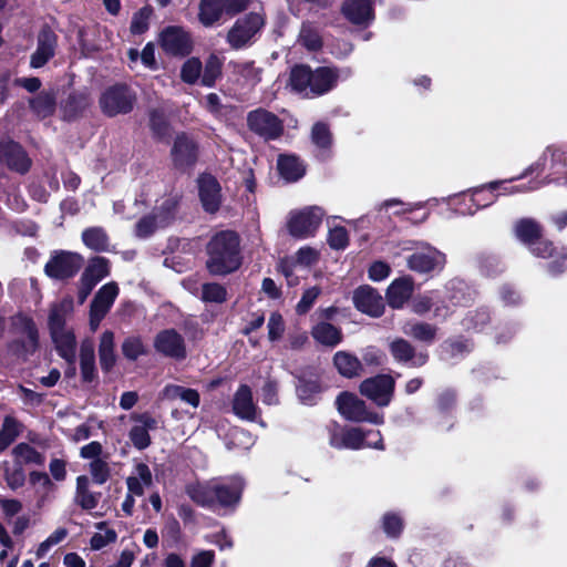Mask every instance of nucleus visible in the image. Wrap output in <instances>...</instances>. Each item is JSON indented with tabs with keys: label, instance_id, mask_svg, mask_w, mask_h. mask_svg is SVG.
<instances>
[{
	"label": "nucleus",
	"instance_id": "obj_26",
	"mask_svg": "<svg viewBox=\"0 0 567 567\" xmlns=\"http://www.w3.org/2000/svg\"><path fill=\"white\" fill-rule=\"evenodd\" d=\"M153 484V474L150 466L143 462H136L133 471L126 478L127 491L136 496H143L145 489Z\"/></svg>",
	"mask_w": 567,
	"mask_h": 567
},
{
	"label": "nucleus",
	"instance_id": "obj_12",
	"mask_svg": "<svg viewBox=\"0 0 567 567\" xmlns=\"http://www.w3.org/2000/svg\"><path fill=\"white\" fill-rule=\"evenodd\" d=\"M83 258L75 252L60 251L45 265V274L55 279H65L73 277L82 267Z\"/></svg>",
	"mask_w": 567,
	"mask_h": 567
},
{
	"label": "nucleus",
	"instance_id": "obj_50",
	"mask_svg": "<svg viewBox=\"0 0 567 567\" xmlns=\"http://www.w3.org/2000/svg\"><path fill=\"white\" fill-rule=\"evenodd\" d=\"M68 536V529L64 527L56 528L47 539H44L38 546L35 550V557L38 559L43 558L53 546L62 543Z\"/></svg>",
	"mask_w": 567,
	"mask_h": 567
},
{
	"label": "nucleus",
	"instance_id": "obj_2",
	"mask_svg": "<svg viewBox=\"0 0 567 567\" xmlns=\"http://www.w3.org/2000/svg\"><path fill=\"white\" fill-rule=\"evenodd\" d=\"M207 268L213 275H226L240 266L239 238L230 230L216 234L207 246Z\"/></svg>",
	"mask_w": 567,
	"mask_h": 567
},
{
	"label": "nucleus",
	"instance_id": "obj_19",
	"mask_svg": "<svg viewBox=\"0 0 567 567\" xmlns=\"http://www.w3.org/2000/svg\"><path fill=\"white\" fill-rule=\"evenodd\" d=\"M353 302L358 310L371 317H380L384 310L382 297L370 286L359 287L353 293Z\"/></svg>",
	"mask_w": 567,
	"mask_h": 567
},
{
	"label": "nucleus",
	"instance_id": "obj_10",
	"mask_svg": "<svg viewBox=\"0 0 567 567\" xmlns=\"http://www.w3.org/2000/svg\"><path fill=\"white\" fill-rule=\"evenodd\" d=\"M337 406L340 414L352 422H369L377 425L384 422L382 414L369 411L365 403L352 393L339 394Z\"/></svg>",
	"mask_w": 567,
	"mask_h": 567
},
{
	"label": "nucleus",
	"instance_id": "obj_1",
	"mask_svg": "<svg viewBox=\"0 0 567 567\" xmlns=\"http://www.w3.org/2000/svg\"><path fill=\"white\" fill-rule=\"evenodd\" d=\"M244 483L239 477H231L227 481L213 480L205 483H197L187 487L188 496L198 505L206 507L236 506L241 496Z\"/></svg>",
	"mask_w": 567,
	"mask_h": 567
},
{
	"label": "nucleus",
	"instance_id": "obj_44",
	"mask_svg": "<svg viewBox=\"0 0 567 567\" xmlns=\"http://www.w3.org/2000/svg\"><path fill=\"white\" fill-rule=\"evenodd\" d=\"M110 272L109 261L103 257L93 258L82 275L84 280L96 285Z\"/></svg>",
	"mask_w": 567,
	"mask_h": 567
},
{
	"label": "nucleus",
	"instance_id": "obj_48",
	"mask_svg": "<svg viewBox=\"0 0 567 567\" xmlns=\"http://www.w3.org/2000/svg\"><path fill=\"white\" fill-rule=\"evenodd\" d=\"M223 60L216 54H210L205 62L202 75V84L213 86L221 74Z\"/></svg>",
	"mask_w": 567,
	"mask_h": 567
},
{
	"label": "nucleus",
	"instance_id": "obj_52",
	"mask_svg": "<svg viewBox=\"0 0 567 567\" xmlns=\"http://www.w3.org/2000/svg\"><path fill=\"white\" fill-rule=\"evenodd\" d=\"M203 65L199 59L190 58L186 60L181 70V78L185 83L194 84L199 79Z\"/></svg>",
	"mask_w": 567,
	"mask_h": 567
},
{
	"label": "nucleus",
	"instance_id": "obj_35",
	"mask_svg": "<svg viewBox=\"0 0 567 567\" xmlns=\"http://www.w3.org/2000/svg\"><path fill=\"white\" fill-rule=\"evenodd\" d=\"M80 367L83 381L91 382L96 375L95 348L91 339L82 341L80 347Z\"/></svg>",
	"mask_w": 567,
	"mask_h": 567
},
{
	"label": "nucleus",
	"instance_id": "obj_11",
	"mask_svg": "<svg viewBox=\"0 0 567 567\" xmlns=\"http://www.w3.org/2000/svg\"><path fill=\"white\" fill-rule=\"evenodd\" d=\"M153 346L157 353L176 361L187 357L185 338L175 329L159 331L154 338Z\"/></svg>",
	"mask_w": 567,
	"mask_h": 567
},
{
	"label": "nucleus",
	"instance_id": "obj_42",
	"mask_svg": "<svg viewBox=\"0 0 567 567\" xmlns=\"http://www.w3.org/2000/svg\"><path fill=\"white\" fill-rule=\"evenodd\" d=\"M21 423L13 416L7 415L0 429V452L4 451L20 434Z\"/></svg>",
	"mask_w": 567,
	"mask_h": 567
},
{
	"label": "nucleus",
	"instance_id": "obj_27",
	"mask_svg": "<svg viewBox=\"0 0 567 567\" xmlns=\"http://www.w3.org/2000/svg\"><path fill=\"white\" fill-rule=\"evenodd\" d=\"M29 483L33 488L37 506L39 508L44 506L53 498L55 485L47 473L31 472L29 476Z\"/></svg>",
	"mask_w": 567,
	"mask_h": 567
},
{
	"label": "nucleus",
	"instance_id": "obj_17",
	"mask_svg": "<svg viewBox=\"0 0 567 567\" xmlns=\"http://www.w3.org/2000/svg\"><path fill=\"white\" fill-rule=\"evenodd\" d=\"M58 35L49 28H43L37 39V49L30 59L33 69L42 68L55 54Z\"/></svg>",
	"mask_w": 567,
	"mask_h": 567
},
{
	"label": "nucleus",
	"instance_id": "obj_40",
	"mask_svg": "<svg viewBox=\"0 0 567 567\" xmlns=\"http://www.w3.org/2000/svg\"><path fill=\"white\" fill-rule=\"evenodd\" d=\"M402 331L417 341L432 343L435 340L437 328L427 322H406Z\"/></svg>",
	"mask_w": 567,
	"mask_h": 567
},
{
	"label": "nucleus",
	"instance_id": "obj_46",
	"mask_svg": "<svg viewBox=\"0 0 567 567\" xmlns=\"http://www.w3.org/2000/svg\"><path fill=\"white\" fill-rule=\"evenodd\" d=\"M31 109L39 117H48L55 110V97L50 92H41L30 101Z\"/></svg>",
	"mask_w": 567,
	"mask_h": 567
},
{
	"label": "nucleus",
	"instance_id": "obj_16",
	"mask_svg": "<svg viewBox=\"0 0 567 567\" xmlns=\"http://www.w3.org/2000/svg\"><path fill=\"white\" fill-rule=\"evenodd\" d=\"M134 425L128 437L137 450H145L151 444L150 431L157 427V421L150 413H134L131 415Z\"/></svg>",
	"mask_w": 567,
	"mask_h": 567
},
{
	"label": "nucleus",
	"instance_id": "obj_38",
	"mask_svg": "<svg viewBox=\"0 0 567 567\" xmlns=\"http://www.w3.org/2000/svg\"><path fill=\"white\" fill-rule=\"evenodd\" d=\"M161 398L163 400H181L193 408H198L200 402L199 393L189 388H184L176 384H167L161 392Z\"/></svg>",
	"mask_w": 567,
	"mask_h": 567
},
{
	"label": "nucleus",
	"instance_id": "obj_64",
	"mask_svg": "<svg viewBox=\"0 0 567 567\" xmlns=\"http://www.w3.org/2000/svg\"><path fill=\"white\" fill-rule=\"evenodd\" d=\"M488 321V313L484 309L470 311L465 318L464 326L467 329H481Z\"/></svg>",
	"mask_w": 567,
	"mask_h": 567
},
{
	"label": "nucleus",
	"instance_id": "obj_9",
	"mask_svg": "<svg viewBox=\"0 0 567 567\" xmlns=\"http://www.w3.org/2000/svg\"><path fill=\"white\" fill-rule=\"evenodd\" d=\"M136 102L135 93L124 84L107 87L100 97V107L107 116L130 113Z\"/></svg>",
	"mask_w": 567,
	"mask_h": 567
},
{
	"label": "nucleus",
	"instance_id": "obj_56",
	"mask_svg": "<svg viewBox=\"0 0 567 567\" xmlns=\"http://www.w3.org/2000/svg\"><path fill=\"white\" fill-rule=\"evenodd\" d=\"M226 289L219 284H205L202 288V299L206 302H224Z\"/></svg>",
	"mask_w": 567,
	"mask_h": 567
},
{
	"label": "nucleus",
	"instance_id": "obj_24",
	"mask_svg": "<svg viewBox=\"0 0 567 567\" xmlns=\"http://www.w3.org/2000/svg\"><path fill=\"white\" fill-rule=\"evenodd\" d=\"M342 12L354 24H369L374 19L373 0H347Z\"/></svg>",
	"mask_w": 567,
	"mask_h": 567
},
{
	"label": "nucleus",
	"instance_id": "obj_15",
	"mask_svg": "<svg viewBox=\"0 0 567 567\" xmlns=\"http://www.w3.org/2000/svg\"><path fill=\"white\" fill-rule=\"evenodd\" d=\"M161 47L172 55L185 56L192 51V40L188 32L182 27L165 28L159 35Z\"/></svg>",
	"mask_w": 567,
	"mask_h": 567
},
{
	"label": "nucleus",
	"instance_id": "obj_33",
	"mask_svg": "<svg viewBox=\"0 0 567 567\" xmlns=\"http://www.w3.org/2000/svg\"><path fill=\"white\" fill-rule=\"evenodd\" d=\"M277 168L280 176L288 183L297 182L306 172L303 163L295 155H279Z\"/></svg>",
	"mask_w": 567,
	"mask_h": 567
},
{
	"label": "nucleus",
	"instance_id": "obj_45",
	"mask_svg": "<svg viewBox=\"0 0 567 567\" xmlns=\"http://www.w3.org/2000/svg\"><path fill=\"white\" fill-rule=\"evenodd\" d=\"M12 453L19 464L42 465L45 461L44 456L40 452L27 443L18 444L13 449Z\"/></svg>",
	"mask_w": 567,
	"mask_h": 567
},
{
	"label": "nucleus",
	"instance_id": "obj_28",
	"mask_svg": "<svg viewBox=\"0 0 567 567\" xmlns=\"http://www.w3.org/2000/svg\"><path fill=\"white\" fill-rule=\"evenodd\" d=\"M228 68L235 81L241 85L255 86L260 82L261 70L251 61H230Z\"/></svg>",
	"mask_w": 567,
	"mask_h": 567
},
{
	"label": "nucleus",
	"instance_id": "obj_58",
	"mask_svg": "<svg viewBox=\"0 0 567 567\" xmlns=\"http://www.w3.org/2000/svg\"><path fill=\"white\" fill-rule=\"evenodd\" d=\"M321 293V290L319 287H311L307 289L303 293L301 299L296 306V311L298 315H305L307 313L313 306L315 301Z\"/></svg>",
	"mask_w": 567,
	"mask_h": 567
},
{
	"label": "nucleus",
	"instance_id": "obj_36",
	"mask_svg": "<svg viewBox=\"0 0 567 567\" xmlns=\"http://www.w3.org/2000/svg\"><path fill=\"white\" fill-rule=\"evenodd\" d=\"M12 327L16 333L25 338L23 347L27 351H32L37 348L38 330L34 322L30 318L22 315L13 317Z\"/></svg>",
	"mask_w": 567,
	"mask_h": 567
},
{
	"label": "nucleus",
	"instance_id": "obj_60",
	"mask_svg": "<svg viewBox=\"0 0 567 567\" xmlns=\"http://www.w3.org/2000/svg\"><path fill=\"white\" fill-rule=\"evenodd\" d=\"M164 226L157 225L155 215L142 218L135 226V234L140 238H146L152 235L156 229L163 228Z\"/></svg>",
	"mask_w": 567,
	"mask_h": 567
},
{
	"label": "nucleus",
	"instance_id": "obj_7",
	"mask_svg": "<svg viewBox=\"0 0 567 567\" xmlns=\"http://www.w3.org/2000/svg\"><path fill=\"white\" fill-rule=\"evenodd\" d=\"M324 210L319 206H309L292 212L287 223L289 234L299 239L313 237L324 217Z\"/></svg>",
	"mask_w": 567,
	"mask_h": 567
},
{
	"label": "nucleus",
	"instance_id": "obj_41",
	"mask_svg": "<svg viewBox=\"0 0 567 567\" xmlns=\"http://www.w3.org/2000/svg\"><path fill=\"white\" fill-rule=\"evenodd\" d=\"M333 362L340 374L352 378L361 370V362L354 355L346 351H338L334 354Z\"/></svg>",
	"mask_w": 567,
	"mask_h": 567
},
{
	"label": "nucleus",
	"instance_id": "obj_5",
	"mask_svg": "<svg viewBox=\"0 0 567 567\" xmlns=\"http://www.w3.org/2000/svg\"><path fill=\"white\" fill-rule=\"evenodd\" d=\"M266 23L261 12H249L238 18L226 34V42L233 50H243L251 47Z\"/></svg>",
	"mask_w": 567,
	"mask_h": 567
},
{
	"label": "nucleus",
	"instance_id": "obj_3",
	"mask_svg": "<svg viewBox=\"0 0 567 567\" xmlns=\"http://www.w3.org/2000/svg\"><path fill=\"white\" fill-rule=\"evenodd\" d=\"M338 81V73L330 68H318L315 71L307 65H296L290 72L291 89L306 96L316 97L329 92Z\"/></svg>",
	"mask_w": 567,
	"mask_h": 567
},
{
	"label": "nucleus",
	"instance_id": "obj_63",
	"mask_svg": "<svg viewBox=\"0 0 567 567\" xmlns=\"http://www.w3.org/2000/svg\"><path fill=\"white\" fill-rule=\"evenodd\" d=\"M319 258V252L312 247H301L295 256V262L296 265L300 266H311L317 262Z\"/></svg>",
	"mask_w": 567,
	"mask_h": 567
},
{
	"label": "nucleus",
	"instance_id": "obj_37",
	"mask_svg": "<svg viewBox=\"0 0 567 567\" xmlns=\"http://www.w3.org/2000/svg\"><path fill=\"white\" fill-rule=\"evenodd\" d=\"M114 333L110 330L101 334L99 343V359L101 369L105 372L112 370L116 362Z\"/></svg>",
	"mask_w": 567,
	"mask_h": 567
},
{
	"label": "nucleus",
	"instance_id": "obj_53",
	"mask_svg": "<svg viewBox=\"0 0 567 567\" xmlns=\"http://www.w3.org/2000/svg\"><path fill=\"white\" fill-rule=\"evenodd\" d=\"M122 352L128 360L135 361L145 353V347L140 337H127L122 343Z\"/></svg>",
	"mask_w": 567,
	"mask_h": 567
},
{
	"label": "nucleus",
	"instance_id": "obj_62",
	"mask_svg": "<svg viewBox=\"0 0 567 567\" xmlns=\"http://www.w3.org/2000/svg\"><path fill=\"white\" fill-rule=\"evenodd\" d=\"M297 392L305 404H312L315 395L319 393V385L316 382L300 381Z\"/></svg>",
	"mask_w": 567,
	"mask_h": 567
},
{
	"label": "nucleus",
	"instance_id": "obj_29",
	"mask_svg": "<svg viewBox=\"0 0 567 567\" xmlns=\"http://www.w3.org/2000/svg\"><path fill=\"white\" fill-rule=\"evenodd\" d=\"M413 280L410 277L395 279L386 290V300L392 308H401L411 297Z\"/></svg>",
	"mask_w": 567,
	"mask_h": 567
},
{
	"label": "nucleus",
	"instance_id": "obj_21",
	"mask_svg": "<svg viewBox=\"0 0 567 567\" xmlns=\"http://www.w3.org/2000/svg\"><path fill=\"white\" fill-rule=\"evenodd\" d=\"M393 359L400 363H410L412 367H422L427 361V354L416 353L414 347L405 339L395 338L389 343Z\"/></svg>",
	"mask_w": 567,
	"mask_h": 567
},
{
	"label": "nucleus",
	"instance_id": "obj_49",
	"mask_svg": "<svg viewBox=\"0 0 567 567\" xmlns=\"http://www.w3.org/2000/svg\"><path fill=\"white\" fill-rule=\"evenodd\" d=\"M499 185L501 182H492L488 185L475 188L471 200L477 208L491 205L496 198L494 190H496Z\"/></svg>",
	"mask_w": 567,
	"mask_h": 567
},
{
	"label": "nucleus",
	"instance_id": "obj_51",
	"mask_svg": "<svg viewBox=\"0 0 567 567\" xmlns=\"http://www.w3.org/2000/svg\"><path fill=\"white\" fill-rule=\"evenodd\" d=\"M96 527L101 532L95 533L92 536V538L90 540V545H91L92 549L100 550L103 547H105L109 544L114 543L116 540L117 535L114 529H110V528L103 529L105 527V523H99L96 525Z\"/></svg>",
	"mask_w": 567,
	"mask_h": 567
},
{
	"label": "nucleus",
	"instance_id": "obj_23",
	"mask_svg": "<svg viewBox=\"0 0 567 567\" xmlns=\"http://www.w3.org/2000/svg\"><path fill=\"white\" fill-rule=\"evenodd\" d=\"M234 413L247 421H255L258 415V408L256 406L252 392L246 384H241L236 391L233 400Z\"/></svg>",
	"mask_w": 567,
	"mask_h": 567
},
{
	"label": "nucleus",
	"instance_id": "obj_30",
	"mask_svg": "<svg viewBox=\"0 0 567 567\" xmlns=\"http://www.w3.org/2000/svg\"><path fill=\"white\" fill-rule=\"evenodd\" d=\"M117 295L118 287L115 282L105 284L99 289L91 303V308H93L97 319L105 317L114 303Z\"/></svg>",
	"mask_w": 567,
	"mask_h": 567
},
{
	"label": "nucleus",
	"instance_id": "obj_34",
	"mask_svg": "<svg viewBox=\"0 0 567 567\" xmlns=\"http://www.w3.org/2000/svg\"><path fill=\"white\" fill-rule=\"evenodd\" d=\"M224 13H226L224 0H199L198 19L204 27L215 25Z\"/></svg>",
	"mask_w": 567,
	"mask_h": 567
},
{
	"label": "nucleus",
	"instance_id": "obj_13",
	"mask_svg": "<svg viewBox=\"0 0 567 567\" xmlns=\"http://www.w3.org/2000/svg\"><path fill=\"white\" fill-rule=\"evenodd\" d=\"M394 380L386 374H380L364 380L360 385V392L372 400L379 406H386L392 399Z\"/></svg>",
	"mask_w": 567,
	"mask_h": 567
},
{
	"label": "nucleus",
	"instance_id": "obj_59",
	"mask_svg": "<svg viewBox=\"0 0 567 567\" xmlns=\"http://www.w3.org/2000/svg\"><path fill=\"white\" fill-rule=\"evenodd\" d=\"M268 338L270 341L279 340L285 332V322L282 316L278 312H272L268 320Z\"/></svg>",
	"mask_w": 567,
	"mask_h": 567
},
{
	"label": "nucleus",
	"instance_id": "obj_8",
	"mask_svg": "<svg viewBox=\"0 0 567 567\" xmlns=\"http://www.w3.org/2000/svg\"><path fill=\"white\" fill-rule=\"evenodd\" d=\"M515 236L519 241L529 246L530 251L542 258L555 257V248L551 243L540 239L542 227L530 218H522L514 226Z\"/></svg>",
	"mask_w": 567,
	"mask_h": 567
},
{
	"label": "nucleus",
	"instance_id": "obj_22",
	"mask_svg": "<svg viewBox=\"0 0 567 567\" xmlns=\"http://www.w3.org/2000/svg\"><path fill=\"white\" fill-rule=\"evenodd\" d=\"M199 198L207 213H216L221 203L220 186L212 175H202L198 178Z\"/></svg>",
	"mask_w": 567,
	"mask_h": 567
},
{
	"label": "nucleus",
	"instance_id": "obj_57",
	"mask_svg": "<svg viewBox=\"0 0 567 567\" xmlns=\"http://www.w3.org/2000/svg\"><path fill=\"white\" fill-rule=\"evenodd\" d=\"M90 473L93 482L102 485L110 477V467L104 460H93L90 463Z\"/></svg>",
	"mask_w": 567,
	"mask_h": 567
},
{
	"label": "nucleus",
	"instance_id": "obj_54",
	"mask_svg": "<svg viewBox=\"0 0 567 567\" xmlns=\"http://www.w3.org/2000/svg\"><path fill=\"white\" fill-rule=\"evenodd\" d=\"M551 175L554 176L549 178L548 182L559 183L561 179H564V183H567V157H565L563 153L555 151L551 152Z\"/></svg>",
	"mask_w": 567,
	"mask_h": 567
},
{
	"label": "nucleus",
	"instance_id": "obj_55",
	"mask_svg": "<svg viewBox=\"0 0 567 567\" xmlns=\"http://www.w3.org/2000/svg\"><path fill=\"white\" fill-rule=\"evenodd\" d=\"M328 244L332 249H344L349 244L348 230L342 226H334L329 229Z\"/></svg>",
	"mask_w": 567,
	"mask_h": 567
},
{
	"label": "nucleus",
	"instance_id": "obj_32",
	"mask_svg": "<svg viewBox=\"0 0 567 567\" xmlns=\"http://www.w3.org/2000/svg\"><path fill=\"white\" fill-rule=\"evenodd\" d=\"M101 498V493L93 492L90 488V480L85 475L76 478V487L74 494V503L83 511H92L96 508Z\"/></svg>",
	"mask_w": 567,
	"mask_h": 567
},
{
	"label": "nucleus",
	"instance_id": "obj_20",
	"mask_svg": "<svg viewBox=\"0 0 567 567\" xmlns=\"http://www.w3.org/2000/svg\"><path fill=\"white\" fill-rule=\"evenodd\" d=\"M346 441L344 449L361 450V449H377L383 450V440L380 431L363 432L360 429L353 427L344 430Z\"/></svg>",
	"mask_w": 567,
	"mask_h": 567
},
{
	"label": "nucleus",
	"instance_id": "obj_6",
	"mask_svg": "<svg viewBox=\"0 0 567 567\" xmlns=\"http://www.w3.org/2000/svg\"><path fill=\"white\" fill-rule=\"evenodd\" d=\"M403 251H409L406 264L410 270L426 274L442 270L445 265V255L425 243H404Z\"/></svg>",
	"mask_w": 567,
	"mask_h": 567
},
{
	"label": "nucleus",
	"instance_id": "obj_4",
	"mask_svg": "<svg viewBox=\"0 0 567 567\" xmlns=\"http://www.w3.org/2000/svg\"><path fill=\"white\" fill-rule=\"evenodd\" d=\"M73 309V301L64 299L51 308L49 316V328L52 341L61 358L68 363L74 364L76 340L73 331L65 327L66 316Z\"/></svg>",
	"mask_w": 567,
	"mask_h": 567
},
{
	"label": "nucleus",
	"instance_id": "obj_25",
	"mask_svg": "<svg viewBox=\"0 0 567 567\" xmlns=\"http://www.w3.org/2000/svg\"><path fill=\"white\" fill-rule=\"evenodd\" d=\"M172 156L176 166L181 168L188 167L196 162V144L185 134L177 135L172 150Z\"/></svg>",
	"mask_w": 567,
	"mask_h": 567
},
{
	"label": "nucleus",
	"instance_id": "obj_39",
	"mask_svg": "<svg viewBox=\"0 0 567 567\" xmlns=\"http://www.w3.org/2000/svg\"><path fill=\"white\" fill-rule=\"evenodd\" d=\"M312 338L327 347H334L342 340L341 331L329 322H320L311 330Z\"/></svg>",
	"mask_w": 567,
	"mask_h": 567
},
{
	"label": "nucleus",
	"instance_id": "obj_31",
	"mask_svg": "<svg viewBox=\"0 0 567 567\" xmlns=\"http://www.w3.org/2000/svg\"><path fill=\"white\" fill-rule=\"evenodd\" d=\"M179 196L167 194L156 200L154 215L158 226H168L176 217Z\"/></svg>",
	"mask_w": 567,
	"mask_h": 567
},
{
	"label": "nucleus",
	"instance_id": "obj_61",
	"mask_svg": "<svg viewBox=\"0 0 567 567\" xmlns=\"http://www.w3.org/2000/svg\"><path fill=\"white\" fill-rule=\"evenodd\" d=\"M312 142L319 147H328L331 144V134L328 126L323 123H317L312 127Z\"/></svg>",
	"mask_w": 567,
	"mask_h": 567
},
{
	"label": "nucleus",
	"instance_id": "obj_43",
	"mask_svg": "<svg viewBox=\"0 0 567 567\" xmlns=\"http://www.w3.org/2000/svg\"><path fill=\"white\" fill-rule=\"evenodd\" d=\"M82 240L92 250L104 251L109 248V237L101 227L85 229L82 233Z\"/></svg>",
	"mask_w": 567,
	"mask_h": 567
},
{
	"label": "nucleus",
	"instance_id": "obj_18",
	"mask_svg": "<svg viewBox=\"0 0 567 567\" xmlns=\"http://www.w3.org/2000/svg\"><path fill=\"white\" fill-rule=\"evenodd\" d=\"M0 162L10 169L25 173L30 168L31 161L22 147L13 141L0 142Z\"/></svg>",
	"mask_w": 567,
	"mask_h": 567
},
{
	"label": "nucleus",
	"instance_id": "obj_14",
	"mask_svg": "<svg viewBox=\"0 0 567 567\" xmlns=\"http://www.w3.org/2000/svg\"><path fill=\"white\" fill-rule=\"evenodd\" d=\"M249 128L265 140H275L282 133L280 120L272 113L258 109L247 116Z\"/></svg>",
	"mask_w": 567,
	"mask_h": 567
},
{
	"label": "nucleus",
	"instance_id": "obj_47",
	"mask_svg": "<svg viewBox=\"0 0 567 567\" xmlns=\"http://www.w3.org/2000/svg\"><path fill=\"white\" fill-rule=\"evenodd\" d=\"M298 42L308 51H318L322 47V39L319 31L310 23L302 24Z\"/></svg>",
	"mask_w": 567,
	"mask_h": 567
}]
</instances>
